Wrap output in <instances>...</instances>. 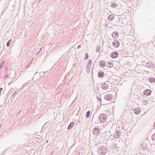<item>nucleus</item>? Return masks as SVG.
I'll return each instance as SVG.
<instances>
[{
  "instance_id": "nucleus-16",
  "label": "nucleus",
  "mask_w": 155,
  "mask_h": 155,
  "mask_svg": "<svg viewBox=\"0 0 155 155\" xmlns=\"http://www.w3.org/2000/svg\"><path fill=\"white\" fill-rule=\"evenodd\" d=\"M117 5L116 3L114 2L111 4V6L112 8H114L116 7Z\"/></svg>"
},
{
  "instance_id": "nucleus-19",
  "label": "nucleus",
  "mask_w": 155,
  "mask_h": 155,
  "mask_svg": "<svg viewBox=\"0 0 155 155\" xmlns=\"http://www.w3.org/2000/svg\"><path fill=\"white\" fill-rule=\"evenodd\" d=\"M90 114V111H88L87 112L86 114V117L87 118L89 117Z\"/></svg>"
},
{
  "instance_id": "nucleus-21",
  "label": "nucleus",
  "mask_w": 155,
  "mask_h": 155,
  "mask_svg": "<svg viewBox=\"0 0 155 155\" xmlns=\"http://www.w3.org/2000/svg\"><path fill=\"white\" fill-rule=\"evenodd\" d=\"M150 81L154 82H155V79L153 78H150Z\"/></svg>"
},
{
  "instance_id": "nucleus-5",
  "label": "nucleus",
  "mask_w": 155,
  "mask_h": 155,
  "mask_svg": "<svg viewBox=\"0 0 155 155\" xmlns=\"http://www.w3.org/2000/svg\"><path fill=\"white\" fill-rule=\"evenodd\" d=\"M104 99L107 101H110L112 98V95L111 94H106L104 97Z\"/></svg>"
},
{
  "instance_id": "nucleus-13",
  "label": "nucleus",
  "mask_w": 155,
  "mask_h": 155,
  "mask_svg": "<svg viewBox=\"0 0 155 155\" xmlns=\"http://www.w3.org/2000/svg\"><path fill=\"white\" fill-rule=\"evenodd\" d=\"M134 113L137 114H139L140 111V109L139 108H135L134 110Z\"/></svg>"
},
{
  "instance_id": "nucleus-15",
  "label": "nucleus",
  "mask_w": 155,
  "mask_h": 155,
  "mask_svg": "<svg viewBox=\"0 0 155 155\" xmlns=\"http://www.w3.org/2000/svg\"><path fill=\"white\" fill-rule=\"evenodd\" d=\"M74 122H71L68 126V130H69L70 129H71V128L72 127H73V126H74Z\"/></svg>"
},
{
  "instance_id": "nucleus-31",
  "label": "nucleus",
  "mask_w": 155,
  "mask_h": 155,
  "mask_svg": "<svg viewBox=\"0 0 155 155\" xmlns=\"http://www.w3.org/2000/svg\"><path fill=\"white\" fill-rule=\"evenodd\" d=\"M110 78H109V80H110Z\"/></svg>"
},
{
  "instance_id": "nucleus-30",
  "label": "nucleus",
  "mask_w": 155,
  "mask_h": 155,
  "mask_svg": "<svg viewBox=\"0 0 155 155\" xmlns=\"http://www.w3.org/2000/svg\"><path fill=\"white\" fill-rule=\"evenodd\" d=\"M21 111H22V110H21L20 111V112L18 113V114H20V113H21Z\"/></svg>"
},
{
  "instance_id": "nucleus-18",
  "label": "nucleus",
  "mask_w": 155,
  "mask_h": 155,
  "mask_svg": "<svg viewBox=\"0 0 155 155\" xmlns=\"http://www.w3.org/2000/svg\"><path fill=\"white\" fill-rule=\"evenodd\" d=\"M101 47L100 46H97V47L96 49V51L97 52H99L100 51V50H101Z\"/></svg>"
},
{
  "instance_id": "nucleus-17",
  "label": "nucleus",
  "mask_w": 155,
  "mask_h": 155,
  "mask_svg": "<svg viewBox=\"0 0 155 155\" xmlns=\"http://www.w3.org/2000/svg\"><path fill=\"white\" fill-rule=\"evenodd\" d=\"M92 64V61L91 60H90L89 61V62H88V65H87V67H89V68H90Z\"/></svg>"
},
{
  "instance_id": "nucleus-23",
  "label": "nucleus",
  "mask_w": 155,
  "mask_h": 155,
  "mask_svg": "<svg viewBox=\"0 0 155 155\" xmlns=\"http://www.w3.org/2000/svg\"><path fill=\"white\" fill-rule=\"evenodd\" d=\"M88 54L86 53L85 54V58H84V59H87L88 58Z\"/></svg>"
},
{
  "instance_id": "nucleus-29",
  "label": "nucleus",
  "mask_w": 155,
  "mask_h": 155,
  "mask_svg": "<svg viewBox=\"0 0 155 155\" xmlns=\"http://www.w3.org/2000/svg\"><path fill=\"white\" fill-rule=\"evenodd\" d=\"M8 76H9V75H7L5 76V78H7Z\"/></svg>"
},
{
  "instance_id": "nucleus-25",
  "label": "nucleus",
  "mask_w": 155,
  "mask_h": 155,
  "mask_svg": "<svg viewBox=\"0 0 155 155\" xmlns=\"http://www.w3.org/2000/svg\"><path fill=\"white\" fill-rule=\"evenodd\" d=\"M16 92H15V93H14L13 94L12 96H14V97L15 96V95H16Z\"/></svg>"
},
{
  "instance_id": "nucleus-4",
  "label": "nucleus",
  "mask_w": 155,
  "mask_h": 155,
  "mask_svg": "<svg viewBox=\"0 0 155 155\" xmlns=\"http://www.w3.org/2000/svg\"><path fill=\"white\" fill-rule=\"evenodd\" d=\"M146 66L147 67L152 69H153L155 67V65L154 63L151 61H149L146 64Z\"/></svg>"
},
{
  "instance_id": "nucleus-2",
  "label": "nucleus",
  "mask_w": 155,
  "mask_h": 155,
  "mask_svg": "<svg viewBox=\"0 0 155 155\" xmlns=\"http://www.w3.org/2000/svg\"><path fill=\"white\" fill-rule=\"evenodd\" d=\"M107 118V116L104 114H101L99 117V119L100 121L103 123L105 122L106 121Z\"/></svg>"
},
{
  "instance_id": "nucleus-11",
  "label": "nucleus",
  "mask_w": 155,
  "mask_h": 155,
  "mask_svg": "<svg viewBox=\"0 0 155 155\" xmlns=\"http://www.w3.org/2000/svg\"><path fill=\"white\" fill-rule=\"evenodd\" d=\"M105 63L104 61H101L99 62V65L101 67H104L105 66Z\"/></svg>"
},
{
  "instance_id": "nucleus-10",
  "label": "nucleus",
  "mask_w": 155,
  "mask_h": 155,
  "mask_svg": "<svg viewBox=\"0 0 155 155\" xmlns=\"http://www.w3.org/2000/svg\"><path fill=\"white\" fill-rule=\"evenodd\" d=\"M104 75V73L103 71H100L98 74V77L99 78H103Z\"/></svg>"
},
{
  "instance_id": "nucleus-3",
  "label": "nucleus",
  "mask_w": 155,
  "mask_h": 155,
  "mask_svg": "<svg viewBox=\"0 0 155 155\" xmlns=\"http://www.w3.org/2000/svg\"><path fill=\"white\" fill-rule=\"evenodd\" d=\"M106 152V150L104 147H101L99 149L98 153L100 155H102L105 153Z\"/></svg>"
},
{
  "instance_id": "nucleus-14",
  "label": "nucleus",
  "mask_w": 155,
  "mask_h": 155,
  "mask_svg": "<svg viewBox=\"0 0 155 155\" xmlns=\"http://www.w3.org/2000/svg\"><path fill=\"white\" fill-rule=\"evenodd\" d=\"M114 18V15L113 14L110 15L109 16L108 19L110 21H112Z\"/></svg>"
},
{
  "instance_id": "nucleus-24",
  "label": "nucleus",
  "mask_w": 155,
  "mask_h": 155,
  "mask_svg": "<svg viewBox=\"0 0 155 155\" xmlns=\"http://www.w3.org/2000/svg\"><path fill=\"white\" fill-rule=\"evenodd\" d=\"M90 68H89V67H87V72L88 73H89L90 72Z\"/></svg>"
},
{
  "instance_id": "nucleus-9",
  "label": "nucleus",
  "mask_w": 155,
  "mask_h": 155,
  "mask_svg": "<svg viewBox=\"0 0 155 155\" xmlns=\"http://www.w3.org/2000/svg\"><path fill=\"white\" fill-rule=\"evenodd\" d=\"M119 36V33L117 31L114 32L112 34V37L115 39H117Z\"/></svg>"
},
{
  "instance_id": "nucleus-12",
  "label": "nucleus",
  "mask_w": 155,
  "mask_h": 155,
  "mask_svg": "<svg viewBox=\"0 0 155 155\" xmlns=\"http://www.w3.org/2000/svg\"><path fill=\"white\" fill-rule=\"evenodd\" d=\"M102 87L103 89L107 90L108 88V85L106 83H104L102 85Z\"/></svg>"
},
{
  "instance_id": "nucleus-1",
  "label": "nucleus",
  "mask_w": 155,
  "mask_h": 155,
  "mask_svg": "<svg viewBox=\"0 0 155 155\" xmlns=\"http://www.w3.org/2000/svg\"><path fill=\"white\" fill-rule=\"evenodd\" d=\"M100 127L98 126L95 127L92 130L93 133L95 135H97L100 133Z\"/></svg>"
},
{
  "instance_id": "nucleus-7",
  "label": "nucleus",
  "mask_w": 155,
  "mask_h": 155,
  "mask_svg": "<svg viewBox=\"0 0 155 155\" xmlns=\"http://www.w3.org/2000/svg\"><path fill=\"white\" fill-rule=\"evenodd\" d=\"M118 55V53L117 52V51H114L113 52L111 55L110 56L111 58H116Z\"/></svg>"
},
{
  "instance_id": "nucleus-8",
  "label": "nucleus",
  "mask_w": 155,
  "mask_h": 155,
  "mask_svg": "<svg viewBox=\"0 0 155 155\" xmlns=\"http://www.w3.org/2000/svg\"><path fill=\"white\" fill-rule=\"evenodd\" d=\"M151 90L149 89L146 90L143 92L144 94L147 96L150 95L151 94Z\"/></svg>"
},
{
  "instance_id": "nucleus-27",
  "label": "nucleus",
  "mask_w": 155,
  "mask_h": 155,
  "mask_svg": "<svg viewBox=\"0 0 155 155\" xmlns=\"http://www.w3.org/2000/svg\"><path fill=\"white\" fill-rule=\"evenodd\" d=\"M81 47V45H78V46L77 48H78V49H79V48H80Z\"/></svg>"
},
{
  "instance_id": "nucleus-28",
  "label": "nucleus",
  "mask_w": 155,
  "mask_h": 155,
  "mask_svg": "<svg viewBox=\"0 0 155 155\" xmlns=\"http://www.w3.org/2000/svg\"><path fill=\"white\" fill-rule=\"evenodd\" d=\"M42 48H41V49H40V50L38 52V54L41 51V50H42Z\"/></svg>"
},
{
  "instance_id": "nucleus-6",
  "label": "nucleus",
  "mask_w": 155,
  "mask_h": 155,
  "mask_svg": "<svg viewBox=\"0 0 155 155\" xmlns=\"http://www.w3.org/2000/svg\"><path fill=\"white\" fill-rule=\"evenodd\" d=\"M112 44L114 48H117L119 46L120 43L118 41L115 40L113 41Z\"/></svg>"
},
{
  "instance_id": "nucleus-26",
  "label": "nucleus",
  "mask_w": 155,
  "mask_h": 155,
  "mask_svg": "<svg viewBox=\"0 0 155 155\" xmlns=\"http://www.w3.org/2000/svg\"><path fill=\"white\" fill-rule=\"evenodd\" d=\"M3 90V88H0V93H1V91H2Z\"/></svg>"
},
{
  "instance_id": "nucleus-22",
  "label": "nucleus",
  "mask_w": 155,
  "mask_h": 155,
  "mask_svg": "<svg viewBox=\"0 0 155 155\" xmlns=\"http://www.w3.org/2000/svg\"><path fill=\"white\" fill-rule=\"evenodd\" d=\"M151 138L152 140H155V133L152 135Z\"/></svg>"
},
{
  "instance_id": "nucleus-20",
  "label": "nucleus",
  "mask_w": 155,
  "mask_h": 155,
  "mask_svg": "<svg viewBox=\"0 0 155 155\" xmlns=\"http://www.w3.org/2000/svg\"><path fill=\"white\" fill-rule=\"evenodd\" d=\"M11 41H12V39H10L7 42L6 44V45L8 47H9V46L10 45V43Z\"/></svg>"
}]
</instances>
